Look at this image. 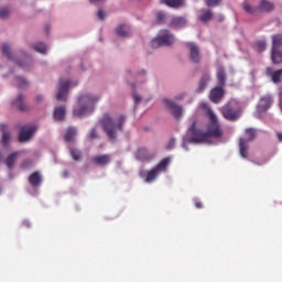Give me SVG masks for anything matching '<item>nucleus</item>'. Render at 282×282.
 Returning <instances> with one entry per match:
<instances>
[{
  "instance_id": "obj_1",
  "label": "nucleus",
  "mask_w": 282,
  "mask_h": 282,
  "mask_svg": "<svg viewBox=\"0 0 282 282\" xmlns=\"http://www.w3.org/2000/svg\"><path fill=\"white\" fill-rule=\"evenodd\" d=\"M209 123L207 124V131L197 128V121H194L183 135L182 148L185 151H189L188 144H213V138H221L224 131L217 120V116L212 110L208 111Z\"/></svg>"
},
{
  "instance_id": "obj_2",
  "label": "nucleus",
  "mask_w": 282,
  "mask_h": 282,
  "mask_svg": "<svg viewBox=\"0 0 282 282\" xmlns=\"http://www.w3.org/2000/svg\"><path fill=\"white\" fill-rule=\"evenodd\" d=\"M124 122H127V116L124 115L111 117L109 113H106L102 116L100 120L105 133L107 134L108 139L112 142H117L118 135L122 133Z\"/></svg>"
},
{
  "instance_id": "obj_3",
  "label": "nucleus",
  "mask_w": 282,
  "mask_h": 282,
  "mask_svg": "<svg viewBox=\"0 0 282 282\" xmlns=\"http://www.w3.org/2000/svg\"><path fill=\"white\" fill-rule=\"evenodd\" d=\"M100 100V95L86 93L80 95L77 100V106L73 109V115L76 118H87L91 116L96 109V104Z\"/></svg>"
},
{
  "instance_id": "obj_4",
  "label": "nucleus",
  "mask_w": 282,
  "mask_h": 282,
  "mask_svg": "<svg viewBox=\"0 0 282 282\" xmlns=\"http://www.w3.org/2000/svg\"><path fill=\"white\" fill-rule=\"evenodd\" d=\"M20 54L23 59L19 57V53L12 52V45L8 43L2 44V56L8 58V61H11L13 65H18V67L24 69V72H30L33 65L32 56H30L25 51H20Z\"/></svg>"
},
{
  "instance_id": "obj_5",
  "label": "nucleus",
  "mask_w": 282,
  "mask_h": 282,
  "mask_svg": "<svg viewBox=\"0 0 282 282\" xmlns=\"http://www.w3.org/2000/svg\"><path fill=\"white\" fill-rule=\"evenodd\" d=\"M220 113L225 120H228L229 122H237V120L241 118V105L239 104V100H229L228 104L220 108Z\"/></svg>"
},
{
  "instance_id": "obj_6",
  "label": "nucleus",
  "mask_w": 282,
  "mask_h": 282,
  "mask_svg": "<svg viewBox=\"0 0 282 282\" xmlns=\"http://www.w3.org/2000/svg\"><path fill=\"white\" fill-rule=\"evenodd\" d=\"M170 164L171 158H164L154 169L150 171H141L140 177H142L147 184H151L155 182L160 173H164L169 169Z\"/></svg>"
},
{
  "instance_id": "obj_7",
  "label": "nucleus",
  "mask_w": 282,
  "mask_h": 282,
  "mask_svg": "<svg viewBox=\"0 0 282 282\" xmlns=\"http://www.w3.org/2000/svg\"><path fill=\"white\" fill-rule=\"evenodd\" d=\"M173 43H175V35L169 30H161L159 35L152 40L151 45L154 50H158L164 45L170 47Z\"/></svg>"
},
{
  "instance_id": "obj_8",
  "label": "nucleus",
  "mask_w": 282,
  "mask_h": 282,
  "mask_svg": "<svg viewBox=\"0 0 282 282\" xmlns=\"http://www.w3.org/2000/svg\"><path fill=\"white\" fill-rule=\"evenodd\" d=\"M77 86H78V80H72V79L64 80L63 78H61L57 86L56 100H58L59 102H65V100H67V94H69V90L73 87H77Z\"/></svg>"
},
{
  "instance_id": "obj_9",
  "label": "nucleus",
  "mask_w": 282,
  "mask_h": 282,
  "mask_svg": "<svg viewBox=\"0 0 282 282\" xmlns=\"http://www.w3.org/2000/svg\"><path fill=\"white\" fill-rule=\"evenodd\" d=\"M246 135H248V139L240 138L239 141L240 155L245 160L246 158H248L249 142H252V140H254L257 133L254 132V129L249 128L246 130Z\"/></svg>"
},
{
  "instance_id": "obj_10",
  "label": "nucleus",
  "mask_w": 282,
  "mask_h": 282,
  "mask_svg": "<svg viewBox=\"0 0 282 282\" xmlns=\"http://www.w3.org/2000/svg\"><path fill=\"white\" fill-rule=\"evenodd\" d=\"M163 104L176 120H180V118L184 116V107L177 105L175 101L171 99H163Z\"/></svg>"
},
{
  "instance_id": "obj_11",
  "label": "nucleus",
  "mask_w": 282,
  "mask_h": 282,
  "mask_svg": "<svg viewBox=\"0 0 282 282\" xmlns=\"http://www.w3.org/2000/svg\"><path fill=\"white\" fill-rule=\"evenodd\" d=\"M272 107V96L265 95L262 97L257 106L256 118H261V113H265Z\"/></svg>"
},
{
  "instance_id": "obj_12",
  "label": "nucleus",
  "mask_w": 282,
  "mask_h": 282,
  "mask_svg": "<svg viewBox=\"0 0 282 282\" xmlns=\"http://www.w3.org/2000/svg\"><path fill=\"white\" fill-rule=\"evenodd\" d=\"M36 131H39V127L35 124L22 127L19 133V142H28Z\"/></svg>"
},
{
  "instance_id": "obj_13",
  "label": "nucleus",
  "mask_w": 282,
  "mask_h": 282,
  "mask_svg": "<svg viewBox=\"0 0 282 282\" xmlns=\"http://www.w3.org/2000/svg\"><path fill=\"white\" fill-rule=\"evenodd\" d=\"M189 50V58L192 63H199L202 61V54L199 53V46L197 44L189 42L187 43Z\"/></svg>"
},
{
  "instance_id": "obj_14",
  "label": "nucleus",
  "mask_w": 282,
  "mask_h": 282,
  "mask_svg": "<svg viewBox=\"0 0 282 282\" xmlns=\"http://www.w3.org/2000/svg\"><path fill=\"white\" fill-rule=\"evenodd\" d=\"M187 20L184 17H173L170 15L169 26L174 30H181V28H186Z\"/></svg>"
},
{
  "instance_id": "obj_15",
  "label": "nucleus",
  "mask_w": 282,
  "mask_h": 282,
  "mask_svg": "<svg viewBox=\"0 0 282 282\" xmlns=\"http://www.w3.org/2000/svg\"><path fill=\"white\" fill-rule=\"evenodd\" d=\"M208 83H210V72L203 73L198 87L196 88V94H204L206 91V87H208Z\"/></svg>"
},
{
  "instance_id": "obj_16",
  "label": "nucleus",
  "mask_w": 282,
  "mask_h": 282,
  "mask_svg": "<svg viewBox=\"0 0 282 282\" xmlns=\"http://www.w3.org/2000/svg\"><path fill=\"white\" fill-rule=\"evenodd\" d=\"M116 34H117V36H120V39H127V37L131 36V25L119 24L116 28Z\"/></svg>"
},
{
  "instance_id": "obj_17",
  "label": "nucleus",
  "mask_w": 282,
  "mask_h": 282,
  "mask_svg": "<svg viewBox=\"0 0 282 282\" xmlns=\"http://www.w3.org/2000/svg\"><path fill=\"white\" fill-rule=\"evenodd\" d=\"M224 94L225 91L223 86L215 87L214 89L210 90L209 100H212V102H219V100L224 98Z\"/></svg>"
},
{
  "instance_id": "obj_18",
  "label": "nucleus",
  "mask_w": 282,
  "mask_h": 282,
  "mask_svg": "<svg viewBox=\"0 0 282 282\" xmlns=\"http://www.w3.org/2000/svg\"><path fill=\"white\" fill-rule=\"evenodd\" d=\"M29 184L33 186V188H39L41 184H43V176L41 175V172H34L29 176Z\"/></svg>"
},
{
  "instance_id": "obj_19",
  "label": "nucleus",
  "mask_w": 282,
  "mask_h": 282,
  "mask_svg": "<svg viewBox=\"0 0 282 282\" xmlns=\"http://www.w3.org/2000/svg\"><path fill=\"white\" fill-rule=\"evenodd\" d=\"M93 162L98 166H107L111 162V154H101L93 158Z\"/></svg>"
},
{
  "instance_id": "obj_20",
  "label": "nucleus",
  "mask_w": 282,
  "mask_h": 282,
  "mask_svg": "<svg viewBox=\"0 0 282 282\" xmlns=\"http://www.w3.org/2000/svg\"><path fill=\"white\" fill-rule=\"evenodd\" d=\"M198 20L200 23H208V21H213V11L202 9L198 14Z\"/></svg>"
},
{
  "instance_id": "obj_21",
  "label": "nucleus",
  "mask_w": 282,
  "mask_h": 282,
  "mask_svg": "<svg viewBox=\"0 0 282 282\" xmlns=\"http://www.w3.org/2000/svg\"><path fill=\"white\" fill-rule=\"evenodd\" d=\"M12 105L13 107L20 109V111H28V106L25 105V97L23 95H18V98L12 101Z\"/></svg>"
},
{
  "instance_id": "obj_22",
  "label": "nucleus",
  "mask_w": 282,
  "mask_h": 282,
  "mask_svg": "<svg viewBox=\"0 0 282 282\" xmlns=\"http://www.w3.org/2000/svg\"><path fill=\"white\" fill-rule=\"evenodd\" d=\"M216 76H217L218 85L220 87H226V68H224V66L217 67Z\"/></svg>"
},
{
  "instance_id": "obj_23",
  "label": "nucleus",
  "mask_w": 282,
  "mask_h": 282,
  "mask_svg": "<svg viewBox=\"0 0 282 282\" xmlns=\"http://www.w3.org/2000/svg\"><path fill=\"white\" fill-rule=\"evenodd\" d=\"M274 10V3L268 0H261L258 6L259 12H272Z\"/></svg>"
},
{
  "instance_id": "obj_24",
  "label": "nucleus",
  "mask_w": 282,
  "mask_h": 282,
  "mask_svg": "<svg viewBox=\"0 0 282 282\" xmlns=\"http://www.w3.org/2000/svg\"><path fill=\"white\" fill-rule=\"evenodd\" d=\"M271 61L275 65L282 63V51L281 48H271Z\"/></svg>"
},
{
  "instance_id": "obj_25",
  "label": "nucleus",
  "mask_w": 282,
  "mask_h": 282,
  "mask_svg": "<svg viewBox=\"0 0 282 282\" xmlns=\"http://www.w3.org/2000/svg\"><path fill=\"white\" fill-rule=\"evenodd\" d=\"M267 74L268 76L271 77V80L272 83H281V78H282V68L281 69H278V70H274L272 73V69L271 68H268L267 69Z\"/></svg>"
},
{
  "instance_id": "obj_26",
  "label": "nucleus",
  "mask_w": 282,
  "mask_h": 282,
  "mask_svg": "<svg viewBox=\"0 0 282 282\" xmlns=\"http://www.w3.org/2000/svg\"><path fill=\"white\" fill-rule=\"evenodd\" d=\"M155 17H156V23L159 25H164V23H167L169 21H171V15L166 14L164 11L156 12Z\"/></svg>"
},
{
  "instance_id": "obj_27",
  "label": "nucleus",
  "mask_w": 282,
  "mask_h": 282,
  "mask_svg": "<svg viewBox=\"0 0 282 282\" xmlns=\"http://www.w3.org/2000/svg\"><path fill=\"white\" fill-rule=\"evenodd\" d=\"M137 160L140 162H147V160H151V154H149V150L147 148H141L137 152Z\"/></svg>"
},
{
  "instance_id": "obj_28",
  "label": "nucleus",
  "mask_w": 282,
  "mask_h": 282,
  "mask_svg": "<svg viewBox=\"0 0 282 282\" xmlns=\"http://www.w3.org/2000/svg\"><path fill=\"white\" fill-rule=\"evenodd\" d=\"M0 129L2 131V145L8 147V144L10 143V133L8 132V126L2 123L0 124Z\"/></svg>"
},
{
  "instance_id": "obj_29",
  "label": "nucleus",
  "mask_w": 282,
  "mask_h": 282,
  "mask_svg": "<svg viewBox=\"0 0 282 282\" xmlns=\"http://www.w3.org/2000/svg\"><path fill=\"white\" fill-rule=\"evenodd\" d=\"M54 119L57 120L58 122H63V120H65V107L64 106H59V107L55 108Z\"/></svg>"
},
{
  "instance_id": "obj_30",
  "label": "nucleus",
  "mask_w": 282,
  "mask_h": 282,
  "mask_svg": "<svg viewBox=\"0 0 282 282\" xmlns=\"http://www.w3.org/2000/svg\"><path fill=\"white\" fill-rule=\"evenodd\" d=\"M32 50H34L35 52H39V54H47V50L48 47L46 46L45 43L43 42H37L35 44H32Z\"/></svg>"
},
{
  "instance_id": "obj_31",
  "label": "nucleus",
  "mask_w": 282,
  "mask_h": 282,
  "mask_svg": "<svg viewBox=\"0 0 282 282\" xmlns=\"http://www.w3.org/2000/svg\"><path fill=\"white\" fill-rule=\"evenodd\" d=\"M13 84L17 85V87L19 89H25V87H28V85H30V82H28V79L25 77L17 76L14 78Z\"/></svg>"
},
{
  "instance_id": "obj_32",
  "label": "nucleus",
  "mask_w": 282,
  "mask_h": 282,
  "mask_svg": "<svg viewBox=\"0 0 282 282\" xmlns=\"http://www.w3.org/2000/svg\"><path fill=\"white\" fill-rule=\"evenodd\" d=\"M78 133V131L76 130V128L70 127L67 129L64 139L66 142H74V138H76V134Z\"/></svg>"
},
{
  "instance_id": "obj_33",
  "label": "nucleus",
  "mask_w": 282,
  "mask_h": 282,
  "mask_svg": "<svg viewBox=\"0 0 282 282\" xmlns=\"http://www.w3.org/2000/svg\"><path fill=\"white\" fill-rule=\"evenodd\" d=\"M17 158H19V152L9 154L6 161L8 169H14V164H17Z\"/></svg>"
},
{
  "instance_id": "obj_34",
  "label": "nucleus",
  "mask_w": 282,
  "mask_h": 282,
  "mask_svg": "<svg viewBox=\"0 0 282 282\" xmlns=\"http://www.w3.org/2000/svg\"><path fill=\"white\" fill-rule=\"evenodd\" d=\"M243 10L247 14H259V6H252L248 2L243 3Z\"/></svg>"
},
{
  "instance_id": "obj_35",
  "label": "nucleus",
  "mask_w": 282,
  "mask_h": 282,
  "mask_svg": "<svg viewBox=\"0 0 282 282\" xmlns=\"http://www.w3.org/2000/svg\"><path fill=\"white\" fill-rule=\"evenodd\" d=\"M282 47V34L272 35V50H281Z\"/></svg>"
},
{
  "instance_id": "obj_36",
  "label": "nucleus",
  "mask_w": 282,
  "mask_h": 282,
  "mask_svg": "<svg viewBox=\"0 0 282 282\" xmlns=\"http://www.w3.org/2000/svg\"><path fill=\"white\" fill-rule=\"evenodd\" d=\"M163 3L169 8H181V6H184V0H163Z\"/></svg>"
},
{
  "instance_id": "obj_37",
  "label": "nucleus",
  "mask_w": 282,
  "mask_h": 282,
  "mask_svg": "<svg viewBox=\"0 0 282 282\" xmlns=\"http://www.w3.org/2000/svg\"><path fill=\"white\" fill-rule=\"evenodd\" d=\"M132 98L134 100V109L135 107H138V105H141V102H143L144 98H142V96L140 94H138L137 91L132 93Z\"/></svg>"
},
{
  "instance_id": "obj_38",
  "label": "nucleus",
  "mask_w": 282,
  "mask_h": 282,
  "mask_svg": "<svg viewBox=\"0 0 282 282\" xmlns=\"http://www.w3.org/2000/svg\"><path fill=\"white\" fill-rule=\"evenodd\" d=\"M88 140H98L100 134H98V130L96 128H91L90 132L87 134Z\"/></svg>"
},
{
  "instance_id": "obj_39",
  "label": "nucleus",
  "mask_w": 282,
  "mask_h": 282,
  "mask_svg": "<svg viewBox=\"0 0 282 282\" xmlns=\"http://www.w3.org/2000/svg\"><path fill=\"white\" fill-rule=\"evenodd\" d=\"M9 18H10V10H8V8L0 9V19L6 21V19H9Z\"/></svg>"
},
{
  "instance_id": "obj_40",
  "label": "nucleus",
  "mask_w": 282,
  "mask_h": 282,
  "mask_svg": "<svg viewBox=\"0 0 282 282\" xmlns=\"http://www.w3.org/2000/svg\"><path fill=\"white\" fill-rule=\"evenodd\" d=\"M256 47L258 52H265V47H268V44L265 43V41H259L257 42Z\"/></svg>"
},
{
  "instance_id": "obj_41",
  "label": "nucleus",
  "mask_w": 282,
  "mask_h": 282,
  "mask_svg": "<svg viewBox=\"0 0 282 282\" xmlns=\"http://www.w3.org/2000/svg\"><path fill=\"white\" fill-rule=\"evenodd\" d=\"M205 2L208 8H217L221 3V0H205Z\"/></svg>"
},
{
  "instance_id": "obj_42",
  "label": "nucleus",
  "mask_w": 282,
  "mask_h": 282,
  "mask_svg": "<svg viewBox=\"0 0 282 282\" xmlns=\"http://www.w3.org/2000/svg\"><path fill=\"white\" fill-rule=\"evenodd\" d=\"M70 155L73 158V160H75L76 162H78V160H80V151L78 150H70Z\"/></svg>"
},
{
  "instance_id": "obj_43",
  "label": "nucleus",
  "mask_w": 282,
  "mask_h": 282,
  "mask_svg": "<svg viewBox=\"0 0 282 282\" xmlns=\"http://www.w3.org/2000/svg\"><path fill=\"white\" fill-rule=\"evenodd\" d=\"M32 166H34V162L30 159L24 160L22 163V167L24 169H32Z\"/></svg>"
},
{
  "instance_id": "obj_44",
  "label": "nucleus",
  "mask_w": 282,
  "mask_h": 282,
  "mask_svg": "<svg viewBox=\"0 0 282 282\" xmlns=\"http://www.w3.org/2000/svg\"><path fill=\"white\" fill-rule=\"evenodd\" d=\"M97 17H98V20H99V21H105V19H107V13L105 12V10L100 9V10L97 12Z\"/></svg>"
},
{
  "instance_id": "obj_45",
  "label": "nucleus",
  "mask_w": 282,
  "mask_h": 282,
  "mask_svg": "<svg viewBox=\"0 0 282 282\" xmlns=\"http://www.w3.org/2000/svg\"><path fill=\"white\" fill-rule=\"evenodd\" d=\"M186 98V91H181L174 96V100H184Z\"/></svg>"
},
{
  "instance_id": "obj_46",
  "label": "nucleus",
  "mask_w": 282,
  "mask_h": 282,
  "mask_svg": "<svg viewBox=\"0 0 282 282\" xmlns=\"http://www.w3.org/2000/svg\"><path fill=\"white\" fill-rule=\"evenodd\" d=\"M167 149L171 150V149H175V139H171L167 143Z\"/></svg>"
},
{
  "instance_id": "obj_47",
  "label": "nucleus",
  "mask_w": 282,
  "mask_h": 282,
  "mask_svg": "<svg viewBox=\"0 0 282 282\" xmlns=\"http://www.w3.org/2000/svg\"><path fill=\"white\" fill-rule=\"evenodd\" d=\"M137 74L138 76H142L144 78L147 76V69H140Z\"/></svg>"
},
{
  "instance_id": "obj_48",
  "label": "nucleus",
  "mask_w": 282,
  "mask_h": 282,
  "mask_svg": "<svg viewBox=\"0 0 282 282\" xmlns=\"http://www.w3.org/2000/svg\"><path fill=\"white\" fill-rule=\"evenodd\" d=\"M35 100H36L37 102H43V100H45V97H44L43 95H37V96L35 97Z\"/></svg>"
},
{
  "instance_id": "obj_49",
  "label": "nucleus",
  "mask_w": 282,
  "mask_h": 282,
  "mask_svg": "<svg viewBox=\"0 0 282 282\" xmlns=\"http://www.w3.org/2000/svg\"><path fill=\"white\" fill-rule=\"evenodd\" d=\"M195 206L196 208H203L202 202L195 199Z\"/></svg>"
},
{
  "instance_id": "obj_50",
  "label": "nucleus",
  "mask_w": 282,
  "mask_h": 282,
  "mask_svg": "<svg viewBox=\"0 0 282 282\" xmlns=\"http://www.w3.org/2000/svg\"><path fill=\"white\" fill-rule=\"evenodd\" d=\"M280 102H282V86L278 89Z\"/></svg>"
},
{
  "instance_id": "obj_51",
  "label": "nucleus",
  "mask_w": 282,
  "mask_h": 282,
  "mask_svg": "<svg viewBox=\"0 0 282 282\" xmlns=\"http://www.w3.org/2000/svg\"><path fill=\"white\" fill-rule=\"evenodd\" d=\"M217 19H218L219 23H221L224 21V19H225L224 14H218Z\"/></svg>"
},
{
  "instance_id": "obj_52",
  "label": "nucleus",
  "mask_w": 282,
  "mask_h": 282,
  "mask_svg": "<svg viewBox=\"0 0 282 282\" xmlns=\"http://www.w3.org/2000/svg\"><path fill=\"white\" fill-rule=\"evenodd\" d=\"M23 226H25L26 228H30V220H24Z\"/></svg>"
},
{
  "instance_id": "obj_53",
  "label": "nucleus",
  "mask_w": 282,
  "mask_h": 282,
  "mask_svg": "<svg viewBox=\"0 0 282 282\" xmlns=\"http://www.w3.org/2000/svg\"><path fill=\"white\" fill-rule=\"evenodd\" d=\"M268 163V161H264V162H262V163H257V162H254V164H257L258 166H263V164H267Z\"/></svg>"
},
{
  "instance_id": "obj_54",
  "label": "nucleus",
  "mask_w": 282,
  "mask_h": 282,
  "mask_svg": "<svg viewBox=\"0 0 282 282\" xmlns=\"http://www.w3.org/2000/svg\"><path fill=\"white\" fill-rule=\"evenodd\" d=\"M127 76H133V73L131 72V69L127 70Z\"/></svg>"
},
{
  "instance_id": "obj_55",
  "label": "nucleus",
  "mask_w": 282,
  "mask_h": 282,
  "mask_svg": "<svg viewBox=\"0 0 282 282\" xmlns=\"http://www.w3.org/2000/svg\"><path fill=\"white\" fill-rule=\"evenodd\" d=\"M278 138H279L280 142H282V133L281 132L278 133Z\"/></svg>"
},
{
  "instance_id": "obj_56",
  "label": "nucleus",
  "mask_w": 282,
  "mask_h": 282,
  "mask_svg": "<svg viewBox=\"0 0 282 282\" xmlns=\"http://www.w3.org/2000/svg\"><path fill=\"white\" fill-rule=\"evenodd\" d=\"M46 32H50V26H46Z\"/></svg>"
},
{
  "instance_id": "obj_57",
  "label": "nucleus",
  "mask_w": 282,
  "mask_h": 282,
  "mask_svg": "<svg viewBox=\"0 0 282 282\" xmlns=\"http://www.w3.org/2000/svg\"><path fill=\"white\" fill-rule=\"evenodd\" d=\"M82 69H83V70H85V66H84V64H82Z\"/></svg>"
},
{
  "instance_id": "obj_58",
  "label": "nucleus",
  "mask_w": 282,
  "mask_h": 282,
  "mask_svg": "<svg viewBox=\"0 0 282 282\" xmlns=\"http://www.w3.org/2000/svg\"><path fill=\"white\" fill-rule=\"evenodd\" d=\"M64 177H67V172H64Z\"/></svg>"
},
{
  "instance_id": "obj_59",
  "label": "nucleus",
  "mask_w": 282,
  "mask_h": 282,
  "mask_svg": "<svg viewBox=\"0 0 282 282\" xmlns=\"http://www.w3.org/2000/svg\"><path fill=\"white\" fill-rule=\"evenodd\" d=\"M3 191V188L0 186V195H1V192Z\"/></svg>"
}]
</instances>
